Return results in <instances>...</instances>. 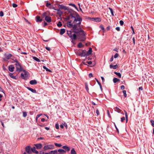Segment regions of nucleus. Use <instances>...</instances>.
I'll return each mask as SVG.
<instances>
[{
    "label": "nucleus",
    "mask_w": 154,
    "mask_h": 154,
    "mask_svg": "<svg viewBox=\"0 0 154 154\" xmlns=\"http://www.w3.org/2000/svg\"><path fill=\"white\" fill-rule=\"evenodd\" d=\"M70 17L74 20L72 21V20H70L67 23V26L69 28H72L73 30L74 31L75 30L74 27L75 26H76V28L80 26V25L82 21V19L78 14H76V17H75L72 14L70 15Z\"/></svg>",
    "instance_id": "1"
},
{
    "label": "nucleus",
    "mask_w": 154,
    "mask_h": 154,
    "mask_svg": "<svg viewBox=\"0 0 154 154\" xmlns=\"http://www.w3.org/2000/svg\"><path fill=\"white\" fill-rule=\"evenodd\" d=\"M76 26H74L75 30L74 31V32L76 34V38L80 41H84L86 39V33L84 31L82 30L80 27H78L77 28H75Z\"/></svg>",
    "instance_id": "2"
},
{
    "label": "nucleus",
    "mask_w": 154,
    "mask_h": 154,
    "mask_svg": "<svg viewBox=\"0 0 154 154\" xmlns=\"http://www.w3.org/2000/svg\"><path fill=\"white\" fill-rule=\"evenodd\" d=\"M67 34L69 36V38L72 39V42L73 40H75L76 38V35L75 33H73L72 32L70 31H67Z\"/></svg>",
    "instance_id": "3"
},
{
    "label": "nucleus",
    "mask_w": 154,
    "mask_h": 154,
    "mask_svg": "<svg viewBox=\"0 0 154 154\" xmlns=\"http://www.w3.org/2000/svg\"><path fill=\"white\" fill-rule=\"evenodd\" d=\"M17 63L15 64V65L16 67V71L18 72H20L21 71L25 72V70H24L22 67V66L19 63L18 61H17Z\"/></svg>",
    "instance_id": "4"
},
{
    "label": "nucleus",
    "mask_w": 154,
    "mask_h": 154,
    "mask_svg": "<svg viewBox=\"0 0 154 154\" xmlns=\"http://www.w3.org/2000/svg\"><path fill=\"white\" fill-rule=\"evenodd\" d=\"M24 72V74L22 73L21 74V77L22 79L26 80L29 77V73L27 72H26V70H25V72Z\"/></svg>",
    "instance_id": "5"
},
{
    "label": "nucleus",
    "mask_w": 154,
    "mask_h": 154,
    "mask_svg": "<svg viewBox=\"0 0 154 154\" xmlns=\"http://www.w3.org/2000/svg\"><path fill=\"white\" fill-rule=\"evenodd\" d=\"M54 146L53 144H49L45 145L43 147V149L46 150L48 149H53Z\"/></svg>",
    "instance_id": "6"
},
{
    "label": "nucleus",
    "mask_w": 154,
    "mask_h": 154,
    "mask_svg": "<svg viewBox=\"0 0 154 154\" xmlns=\"http://www.w3.org/2000/svg\"><path fill=\"white\" fill-rule=\"evenodd\" d=\"M82 57H85L87 56V51L85 50H82V52H80L79 55Z\"/></svg>",
    "instance_id": "7"
},
{
    "label": "nucleus",
    "mask_w": 154,
    "mask_h": 154,
    "mask_svg": "<svg viewBox=\"0 0 154 154\" xmlns=\"http://www.w3.org/2000/svg\"><path fill=\"white\" fill-rule=\"evenodd\" d=\"M25 149L26 152L28 154H30L32 152V151L29 146H27L26 147Z\"/></svg>",
    "instance_id": "8"
},
{
    "label": "nucleus",
    "mask_w": 154,
    "mask_h": 154,
    "mask_svg": "<svg viewBox=\"0 0 154 154\" xmlns=\"http://www.w3.org/2000/svg\"><path fill=\"white\" fill-rule=\"evenodd\" d=\"M45 20L48 23H50L51 21V18L50 16H46L45 17Z\"/></svg>",
    "instance_id": "9"
},
{
    "label": "nucleus",
    "mask_w": 154,
    "mask_h": 154,
    "mask_svg": "<svg viewBox=\"0 0 154 154\" xmlns=\"http://www.w3.org/2000/svg\"><path fill=\"white\" fill-rule=\"evenodd\" d=\"M92 20L94 21L98 22H100L101 20V18L100 17L92 18Z\"/></svg>",
    "instance_id": "10"
},
{
    "label": "nucleus",
    "mask_w": 154,
    "mask_h": 154,
    "mask_svg": "<svg viewBox=\"0 0 154 154\" xmlns=\"http://www.w3.org/2000/svg\"><path fill=\"white\" fill-rule=\"evenodd\" d=\"M59 152L58 154H64L66 152L65 150L63 149H59L57 150V152Z\"/></svg>",
    "instance_id": "11"
},
{
    "label": "nucleus",
    "mask_w": 154,
    "mask_h": 154,
    "mask_svg": "<svg viewBox=\"0 0 154 154\" xmlns=\"http://www.w3.org/2000/svg\"><path fill=\"white\" fill-rule=\"evenodd\" d=\"M14 69V67L12 65H10L8 67L9 70L10 72H13Z\"/></svg>",
    "instance_id": "12"
},
{
    "label": "nucleus",
    "mask_w": 154,
    "mask_h": 154,
    "mask_svg": "<svg viewBox=\"0 0 154 154\" xmlns=\"http://www.w3.org/2000/svg\"><path fill=\"white\" fill-rule=\"evenodd\" d=\"M62 148L63 149H64L66 150V151L68 152L70 150V148L66 146H63L62 147Z\"/></svg>",
    "instance_id": "13"
},
{
    "label": "nucleus",
    "mask_w": 154,
    "mask_h": 154,
    "mask_svg": "<svg viewBox=\"0 0 154 154\" xmlns=\"http://www.w3.org/2000/svg\"><path fill=\"white\" fill-rule=\"evenodd\" d=\"M26 88L29 91H31L33 93H36V90L35 89H33L32 88H29V87H27Z\"/></svg>",
    "instance_id": "14"
},
{
    "label": "nucleus",
    "mask_w": 154,
    "mask_h": 154,
    "mask_svg": "<svg viewBox=\"0 0 154 154\" xmlns=\"http://www.w3.org/2000/svg\"><path fill=\"white\" fill-rule=\"evenodd\" d=\"M36 21L37 22H41L42 21V19L40 18V17L39 16H37L36 17Z\"/></svg>",
    "instance_id": "15"
},
{
    "label": "nucleus",
    "mask_w": 154,
    "mask_h": 154,
    "mask_svg": "<svg viewBox=\"0 0 154 154\" xmlns=\"http://www.w3.org/2000/svg\"><path fill=\"white\" fill-rule=\"evenodd\" d=\"M35 145L37 149H40L42 147V145L41 143L37 144H35Z\"/></svg>",
    "instance_id": "16"
},
{
    "label": "nucleus",
    "mask_w": 154,
    "mask_h": 154,
    "mask_svg": "<svg viewBox=\"0 0 154 154\" xmlns=\"http://www.w3.org/2000/svg\"><path fill=\"white\" fill-rule=\"evenodd\" d=\"M37 83V81L35 80H32L29 82V83L31 85H35Z\"/></svg>",
    "instance_id": "17"
},
{
    "label": "nucleus",
    "mask_w": 154,
    "mask_h": 154,
    "mask_svg": "<svg viewBox=\"0 0 154 154\" xmlns=\"http://www.w3.org/2000/svg\"><path fill=\"white\" fill-rule=\"evenodd\" d=\"M31 150L32 152L35 154H38V151L35 149V147H33L32 148H31Z\"/></svg>",
    "instance_id": "18"
},
{
    "label": "nucleus",
    "mask_w": 154,
    "mask_h": 154,
    "mask_svg": "<svg viewBox=\"0 0 154 154\" xmlns=\"http://www.w3.org/2000/svg\"><path fill=\"white\" fill-rule=\"evenodd\" d=\"M92 49L91 48H89V49L88 51H87V56L90 55L92 52Z\"/></svg>",
    "instance_id": "19"
},
{
    "label": "nucleus",
    "mask_w": 154,
    "mask_h": 154,
    "mask_svg": "<svg viewBox=\"0 0 154 154\" xmlns=\"http://www.w3.org/2000/svg\"><path fill=\"white\" fill-rule=\"evenodd\" d=\"M50 154H58L57 150L56 149L51 151L49 152Z\"/></svg>",
    "instance_id": "20"
},
{
    "label": "nucleus",
    "mask_w": 154,
    "mask_h": 154,
    "mask_svg": "<svg viewBox=\"0 0 154 154\" xmlns=\"http://www.w3.org/2000/svg\"><path fill=\"white\" fill-rule=\"evenodd\" d=\"M109 67L110 68H112L113 69H116L118 67L117 65H112V64H110L109 65Z\"/></svg>",
    "instance_id": "21"
},
{
    "label": "nucleus",
    "mask_w": 154,
    "mask_h": 154,
    "mask_svg": "<svg viewBox=\"0 0 154 154\" xmlns=\"http://www.w3.org/2000/svg\"><path fill=\"white\" fill-rule=\"evenodd\" d=\"M65 32V29H61L60 30V34L61 35H63Z\"/></svg>",
    "instance_id": "22"
},
{
    "label": "nucleus",
    "mask_w": 154,
    "mask_h": 154,
    "mask_svg": "<svg viewBox=\"0 0 154 154\" xmlns=\"http://www.w3.org/2000/svg\"><path fill=\"white\" fill-rule=\"evenodd\" d=\"M9 75L11 78L14 79H17L16 76L13 75V73H9Z\"/></svg>",
    "instance_id": "23"
},
{
    "label": "nucleus",
    "mask_w": 154,
    "mask_h": 154,
    "mask_svg": "<svg viewBox=\"0 0 154 154\" xmlns=\"http://www.w3.org/2000/svg\"><path fill=\"white\" fill-rule=\"evenodd\" d=\"M113 82L114 83H116L117 82H119L120 80L116 78H115L113 79Z\"/></svg>",
    "instance_id": "24"
},
{
    "label": "nucleus",
    "mask_w": 154,
    "mask_h": 154,
    "mask_svg": "<svg viewBox=\"0 0 154 154\" xmlns=\"http://www.w3.org/2000/svg\"><path fill=\"white\" fill-rule=\"evenodd\" d=\"M12 56V55L11 54H8L6 55L5 56V57L8 59H9Z\"/></svg>",
    "instance_id": "25"
},
{
    "label": "nucleus",
    "mask_w": 154,
    "mask_h": 154,
    "mask_svg": "<svg viewBox=\"0 0 154 154\" xmlns=\"http://www.w3.org/2000/svg\"><path fill=\"white\" fill-rule=\"evenodd\" d=\"M85 89H86V90L88 92H89V88H88V84L86 82L85 83Z\"/></svg>",
    "instance_id": "26"
},
{
    "label": "nucleus",
    "mask_w": 154,
    "mask_h": 154,
    "mask_svg": "<svg viewBox=\"0 0 154 154\" xmlns=\"http://www.w3.org/2000/svg\"><path fill=\"white\" fill-rule=\"evenodd\" d=\"M43 68L45 69L46 71L48 72H51V70L48 69L45 66H43Z\"/></svg>",
    "instance_id": "27"
},
{
    "label": "nucleus",
    "mask_w": 154,
    "mask_h": 154,
    "mask_svg": "<svg viewBox=\"0 0 154 154\" xmlns=\"http://www.w3.org/2000/svg\"><path fill=\"white\" fill-rule=\"evenodd\" d=\"M95 79H96L97 82V83H98V84L100 86V88L101 89V90H102V85H101V84L100 83V82L98 80H97V79H96V78Z\"/></svg>",
    "instance_id": "28"
},
{
    "label": "nucleus",
    "mask_w": 154,
    "mask_h": 154,
    "mask_svg": "<svg viewBox=\"0 0 154 154\" xmlns=\"http://www.w3.org/2000/svg\"><path fill=\"white\" fill-rule=\"evenodd\" d=\"M71 154H76V153L74 148H73L71 151Z\"/></svg>",
    "instance_id": "29"
},
{
    "label": "nucleus",
    "mask_w": 154,
    "mask_h": 154,
    "mask_svg": "<svg viewBox=\"0 0 154 154\" xmlns=\"http://www.w3.org/2000/svg\"><path fill=\"white\" fill-rule=\"evenodd\" d=\"M33 58L34 60H35V61H36L37 62H40V60L38 58H37V57H33Z\"/></svg>",
    "instance_id": "30"
},
{
    "label": "nucleus",
    "mask_w": 154,
    "mask_h": 154,
    "mask_svg": "<svg viewBox=\"0 0 154 154\" xmlns=\"http://www.w3.org/2000/svg\"><path fill=\"white\" fill-rule=\"evenodd\" d=\"M114 73L116 74L117 75L119 78H121V75L120 73L119 72H115Z\"/></svg>",
    "instance_id": "31"
},
{
    "label": "nucleus",
    "mask_w": 154,
    "mask_h": 154,
    "mask_svg": "<svg viewBox=\"0 0 154 154\" xmlns=\"http://www.w3.org/2000/svg\"><path fill=\"white\" fill-rule=\"evenodd\" d=\"M84 45H82V43L79 42L78 45V47L79 48H81L82 47H83Z\"/></svg>",
    "instance_id": "32"
},
{
    "label": "nucleus",
    "mask_w": 154,
    "mask_h": 154,
    "mask_svg": "<svg viewBox=\"0 0 154 154\" xmlns=\"http://www.w3.org/2000/svg\"><path fill=\"white\" fill-rule=\"evenodd\" d=\"M115 109L119 113H120L121 112V110L118 107H115Z\"/></svg>",
    "instance_id": "33"
},
{
    "label": "nucleus",
    "mask_w": 154,
    "mask_h": 154,
    "mask_svg": "<svg viewBox=\"0 0 154 154\" xmlns=\"http://www.w3.org/2000/svg\"><path fill=\"white\" fill-rule=\"evenodd\" d=\"M108 9L110 10L112 15L113 16H114V15L113 13V11L112 9L110 7H109Z\"/></svg>",
    "instance_id": "34"
},
{
    "label": "nucleus",
    "mask_w": 154,
    "mask_h": 154,
    "mask_svg": "<svg viewBox=\"0 0 154 154\" xmlns=\"http://www.w3.org/2000/svg\"><path fill=\"white\" fill-rule=\"evenodd\" d=\"M69 5L70 6H73L76 9H77V7L76 6V5L74 4H72V3H70L69 4Z\"/></svg>",
    "instance_id": "35"
},
{
    "label": "nucleus",
    "mask_w": 154,
    "mask_h": 154,
    "mask_svg": "<svg viewBox=\"0 0 154 154\" xmlns=\"http://www.w3.org/2000/svg\"><path fill=\"white\" fill-rule=\"evenodd\" d=\"M62 24L61 22L60 21H59L58 22L57 24V26H58L59 27H61L62 26Z\"/></svg>",
    "instance_id": "36"
},
{
    "label": "nucleus",
    "mask_w": 154,
    "mask_h": 154,
    "mask_svg": "<svg viewBox=\"0 0 154 154\" xmlns=\"http://www.w3.org/2000/svg\"><path fill=\"white\" fill-rule=\"evenodd\" d=\"M42 115V114H39L36 116V120L37 121L38 119Z\"/></svg>",
    "instance_id": "37"
},
{
    "label": "nucleus",
    "mask_w": 154,
    "mask_h": 154,
    "mask_svg": "<svg viewBox=\"0 0 154 154\" xmlns=\"http://www.w3.org/2000/svg\"><path fill=\"white\" fill-rule=\"evenodd\" d=\"M55 145L58 147H61L62 146V145L61 144H58L57 143H54Z\"/></svg>",
    "instance_id": "38"
},
{
    "label": "nucleus",
    "mask_w": 154,
    "mask_h": 154,
    "mask_svg": "<svg viewBox=\"0 0 154 154\" xmlns=\"http://www.w3.org/2000/svg\"><path fill=\"white\" fill-rule=\"evenodd\" d=\"M27 116V112H23V116L24 117H26Z\"/></svg>",
    "instance_id": "39"
},
{
    "label": "nucleus",
    "mask_w": 154,
    "mask_h": 154,
    "mask_svg": "<svg viewBox=\"0 0 154 154\" xmlns=\"http://www.w3.org/2000/svg\"><path fill=\"white\" fill-rule=\"evenodd\" d=\"M100 27L103 30V32H105L104 28L102 25H100Z\"/></svg>",
    "instance_id": "40"
},
{
    "label": "nucleus",
    "mask_w": 154,
    "mask_h": 154,
    "mask_svg": "<svg viewBox=\"0 0 154 154\" xmlns=\"http://www.w3.org/2000/svg\"><path fill=\"white\" fill-rule=\"evenodd\" d=\"M123 93L124 94V96L125 97H127V94H126V91L125 90H123Z\"/></svg>",
    "instance_id": "41"
},
{
    "label": "nucleus",
    "mask_w": 154,
    "mask_h": 154,
    "mask_svg": "<svg viewBox=\"0 0 154 154\" xmlns=\"http://www.w3.org/2000/svg\"><path fill=\"white\" fill-rule=\"evenodd\" d=\"M150 122L152 126L154 127V121L152 120H151Z\"/></svg>",
    "instance_id": "42"
},
{
    "label": "nucleus",
    "mask_w": 154,
    "mask_h": 154,
    "mask_svg": "<svg viewBox=\"0 0 154 154\" xmlns=\"http://www.w3.org/2000/svg\"><path fill=\"white\" fill-rule=\"evenodd\" d=\"M55 127L57 129H58L59 128V125L58 123H56L55 124Z\"/></svg>",
    "instance_id": "43"
},
{
    "label": "nucleus",
    "mask_w": 154,
    "mask_h": 154,
    "mask_svg": "<svg viewBox=\"0 0 154 154\" xmlns=\"http://www.w3.org/2000/svg\"><path fill=\"white\" fill-rule=\"evenodd\" d=\"M119 56V54L118 53H116L114 56V57L115 58H116L118 57Z\"/></svg>",
    "instance_id": "44"
},
{
    "label": "nucleus",
    "mask_w": 154,
    "mask_h": 154,
    "mask_svg": "<svg viewBox=\"0 0 154 154\" xmlns=\"http://www.w3.org/2000/svg\"><path fill=\"white\" fill-rule=\"evenodd\" d=\"M119 23H120V25L122 26L124 24V22L122 20H120L119 21Z\"/></svg>",
    "instance_id": "45"
},
{
    "label": "nucleus",
    "mask_w": 154,
    "mask_h": 154,
    "mask_svg": "<svg viewBox=\"0 0 154 154\" xmlns=\"http://www.w3.org/2000/svg\"><path fill=\"white\" fill-rule=\"evenodd\" d=\"M110 29V27L109 26L106 28V31H108Z\"/></svg>",
    "instance_id": "46"
},
{
    "label": "nucleus",
    "mask_w": 154,
    "mask_h": 154,
    "mask_svg": "<svg viewBox=\"0 0 154 154\" xmlns=\"http://www.w3.org/2000/svg\"><path fill=\"white\" fill-rule=\"evenodd\" d=\"M4 15V13L2 11H1L0 12V16L2 17Z\"/></svg>",
    "instance_id": "47"
},
{
    "label": "nucleus",
    "mask_w": 154,
    "mask_h": 154,
    "mask_svg": "<svg viewBox=\"0 0 154 154\" xmlns=\"http://www.w3.org/2000/svg\"><path fill=\"white\" fill-rule=\"evenodd\" d=\"M17 5L15 3H13L12 4V6L14 8L17 7Z\"/></svg>",
    "instance_id": "48"
},
{
    "label": "nucleus",
    "mask_w": 154,
    "mask_h": 154,
    "mask_svg": "<svg viewBox=\"0 0 154 154\" xmlns=\"http://www.w3.org/2000/svg\"><path fill=\"white\" fill-rule=\"evenodd\" d=\"M125 118L124 117H123L121 118V121L122 122H123L124 120H125Z\"/></svg>",
    "instance_id": "49"
},
{
    "label": "nucleus",
    "mask_w": 154,
    "mask_h": 154,
    "mask_svg": "<svg viewBox=\"0 0 154 154\" xmlns=\"http://www.w3.org/2000/svg\"><path fill=\"white\" fill-rule=\"evenodd\" d=\"M86 63L89 65H91L92 63V62L91 61H87Z\"/></svg>",
    "instance_id": "50"
},
{
    "label": "nucleus",
    "mask_w": 154,
    "mask_h": 154,
    "mask_svg": "<svg viewBox=\"0 0 154 154\" xmlns=\"http://www.w3.org/2000/svg\"><path fill=\"white\" fill-rule=\"evenodd\" d=\"M131 28L132 30V33L133 34H135V32H134V28H133V27H132V26H131Z\"/></svg>",
    "instance_id": "51"
},
{
    "label": "nucleus",
    "mask_w": 154,
    "mask_h": 154,
    "mask_svg": "<svg viewBox=\"0 0 154 154\" xmlns=\"http://www.w3.org/2000/svg\"><path fill=\"white\" fill-rule=\"evenodd\" d=\"M96 113L97 116L99 115V111L97 109V110H96Z\"/></svg>",
    "instance_id": "52"
},
{
    "label": "nucleus",
    "mask_w": 154,
    "mask_h": 154,
    "mask_svg": "<svg viewBox=\"0 0 154 154\" xmlns=\"http://www.w3.org/2000/svg\"><path fill=\"white\" fill-rule=\"evenodd\" d=\"M133 42V43L134 45H135V39L134 37H133L132 38Z\"/></svg>",
    "instance_id": "53"
},
{
    "label": "nucleus",
    "mask_w": 154,
    "mask_h": 154,
    "mask_svg": "<svg viewBox=\"0 0 154 154\" xmlns=\"http://www.w3.org/2000/svg\"><path fill=\"white\" fill-rule=\"evenodd\" d=\"M12 60L14 61V62L16 63H17V61H18V60H17L15 58H14V59H13Z\"/></svg>",
    "instance_id": "54"
},
{
    "label": "nucleus",
    "mask_w": 154,
    "mask_h": 154,
    "mask_svg": "<svg viewBox=\"0 0 154 154\" xmlns=\"http://www.w3.org/2000/svg\"><path fill=\"white\" fill-rule=\"evenodd\" d=\"M51 5L50 3L47 2L46 4V6L47 7H48L49 6Z\"/></svg>",
    "instance_id": "55"
},
{
    "label": "nucleus",
    "mask_w": 154,
    "mask_h": 154,
    "mask_svg": "<svg viewBox=\"0 0 154 154\" xmlns=\"http://www.w3.org/2000/svg\"><path fill=\"white\" fill-rule=\"evenodd\" d=\"M116 30L117 31H120V28L119 27H117L116 28Z\"/></svg>",
    "instance_id": "56"
},
{
    "label": "nucleus",
    "mask_w": 154,
    "mask_h": 154,
    "mask_svg": "<svg viewBox=\"0 0 154 154\" xmlns=\"http://www.w3.org/2000/svg\"><path fill=\"white\" fill-rule=\"evenodd\" d=\"M113 60V56H112L110 60V62L112 61Z\"/></svg>",
    "instance_id": "57"
},
{
    "label": "nucleus",
    "mask_w": 154,
    "mask_h": 154,
    "mask_svg": "<svg viewBox=\"0 0 154 154\" xmlns=\"http://www.w3.org/2000/svg\"><path fill=\"white\" fill-rule=\"evenodd\" d=\"M45 49L48 51H50L51 50V49L50 48H49V47H45Z\"/></svg>",
    "instance_id": "58"
},
{
    "label": "nucleus",
    "mask_w": 154,
    "mask_h": 154,
    "mask_svg": "<svg viewBox=\"0 0 154 154\" xmlns=\"http://www.w3.org/2000/svg\"><path fill=\"white\" fill-rule=\"evenodd\" d=\"M121 89H122V90H124V89H125V87L124 85H122L121 86Z\"/></svg>",
    "instance_id": "59"
},
{
    "label": "nucleus",
    "mask_w": 154,
    "mask_h": 154,
    "mask_svg": "<svg viewBox=\"0 0 154 154\" xmlns=\"http://www.w3.org/2000/svg\"><path fill=\"white\" fill-rule=\"evenodd\" d=\"M0 122H1L2 125V126L4 128L5 127V126H4V123L3 122H2V120H0Z\"/></svg>",
    "instance_id": "60"
},
{
    "label": "nucleus",
    "mask_w": 154,
    "mask_h": 154,
    "mask_svg": "<svg viewBox=\"0 0 154 154\" xmlns=\"http://www.w3.org/2000/svg\"><path fill=\"white\" fill-rule=\"evenodd\" d=\"M88 75L90 78L93 76V75L91 73H89Z\"/></svg>",
    "instance_id": "61"
},
{
    "label": "nucleus",
    "mask_w": 154,
    "mask_h": 154,
    "mask_svg": "<svg viewBox=\"0 0 154 154\" xmlns=\"http://www.w3.org/2000/svg\"><path fill=\"white\" fill-rule=\"evenodd\" d=\"M63 125L65 127H66V128H67V124L65 122L63 124Z\"/></svg>",
    "instance_id": "62"
},
{
    "label": "nucleus",
    "mask_w": 154,
    "mask_h": 154,
    "mask_svg": "<svg viewBox=\"0 0 154 154\" xmlns=\"http://www.w3.org/2000/svg\"><path fill=\"white\" fill-rule=\"evenodd\" d=\"M113 51H116L117 52H118V49L117 48H115L114 49Z\"/></svg>",
    "instance_id": "63"
},
{
    "label": "nucleus",
    "mask_w": 154,
    "mask_h": 154,
    "mask_svg": "<svg viewBox=\"0 0 154 154\" xmlns=\"http://www.w3.org/2000/svg\"><path fill=\"white\" fill-rule=\"evenodd\" d=\"M47 25V23L45 22V21H44V26H46Z\"/></svg>",
    "instance_id": "64"
}]
</instances>
